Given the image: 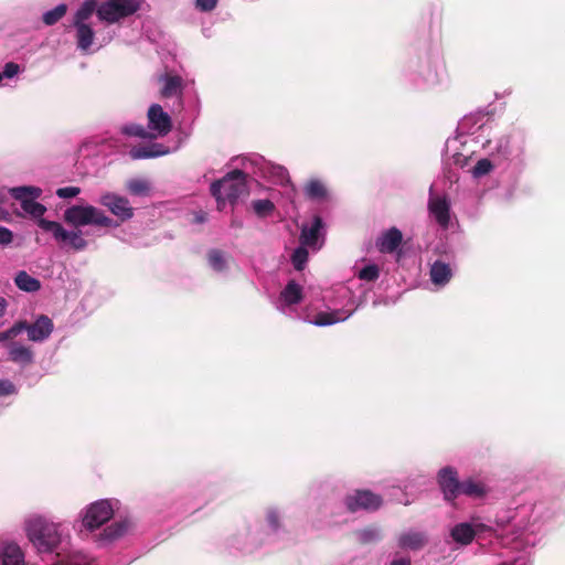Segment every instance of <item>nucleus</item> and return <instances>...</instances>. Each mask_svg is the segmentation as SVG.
I'll use <instances>...</instances> for the list:
<instances>
[{
	"label": "nucleus",
	"mask_w": 565,
	"mask_h": 565,
	"mask_svg": "<svg viewBox=\"0 0 565 565\" xmlns=\"http://www.w3.org/2000/svg\"><path fill=\"white\" fill-rule=\"evenodd\" d=\"M542 503H524L497 515L495 525H509L510 532L502 539V547L495 556V565H531V547L548 518Z\"/></svg>",
	"instance_id": "nucleus-1"
},
{
	"label": "nucleus",
	"mask_w": 565,
	"mask_h": 565,
	"mask_svg": "<svg viewBox=\"0 0 565 565\" xmlns=\"http://www.w3.org/2000/svg\"><path fill=\"white\" fill-rule=\"evenodd\" d=\"M84 531L93 534L98 547H109L139 529L137 514L124 508L120 500L107 498L96 500L84 507L78 513Z\"/></svg>",
	"instance_id": "nucleus-2"
},
{
	"label": "nucleus",
	"mask_w": 565,
	"mask_h": 565,
	"mask_svg": "<svg viewBox=\"0 0 565 565\" xmlns=\"http://www.w3.org/2000/svg\"><path fill=\"white\" fill-rule=\"evenodd\" d=\"M139 8L140 0H105L102 3L98 0H84L72 19L77 50L83 54H93L110 43L115 36L111 31L102 36L96 35L92 25L95 12L102 22L113 24L132 15Z\"/></svg>",
	"instance_id": "nucleus-3"
},
{
	"label": "nucleus",
	"mask_w": 565,
	"mask_h": 565,
	"mask_svg": "<svg viewBox=\"0 0 565 565\" xmlns=\"http://www.w3.org/2000/svg\"><path fill=\"white\" fill-rule=\"evenodd\" d=\"M339 292L341 294V297L348 299V302L340 309L319 312L312 319L303 317L297 309V306L303 298V288L295 280L288 281L273 303L279 312L291 319H303L310 324L317 327H328L345 321L355 310V307H353L354 301L351 291L348 288L342 287Z\"/></svg>",
	"instance_id": "nucleus-4"
},
{
	"label": "nucleus",
	"mask_w": 565,
	"mask_h": 565,
	"mask_svg": "<svg viewBox=\"0 0 565 565\" xmlns=\"http://www.w3.org/2000/svg\"><path fill=\"white\" fill-rule=\"evenodd\" d=\"M489 156L494 158L502 170L519 175L525 168V136L521 130L495 136L483 143Z\"/></svg>",
	"instance_id": "nucleus-5"
},
{
	"label": "nucleus",
	"mask_w": 565,
	"mask_h": 565,
	"mask_svg": "<svg viewBox=\"0 0 565 565\" xmlns=\"http://www.w3.org/2000/svg\"><path fill=\"white\" fill-rule=\"evenodd\" d=\"M24 532L29 542L38 553H53L70 539L68 532L61 522L46 515L32 514L24 520Z\"/></svg>",
	"instance_id": "nucleus-6"
},
{
	"label": "nucleus",
	"mask_w": 565,
	"mask_h": 565,
	"mask_svg": "<svg viewBox=\"0 0 565 565\" xmlns=\"http://www.w3.org/2000/svg\"><path fill=\"white\" fill-rule=\"evenodd\" d=\"M247 173L245 169H235L211 184V194L216 200L217 210L223 211L227 204H236L239 198L247 193Z\"/></svg>",
	"instance_id": "nucleus-7"
},
{
	"label": "nucleus",
	"mask_w": 565,
	"mask_h": 565,
	"mask_svg": "<svg viewBox=\"0 0 565 565\" xmlns=\"http://www.w3.org/2000/svg\"><path fill=\"white\" fill-rule=\"evenodd\" d=\"M64 221L79 228L87 225L116 227L118 224L105 212L90 204H75L64 211Z\"/></svg>",
	"instance_id": "nucleus-8"
},
{
	"label": "nucleus",
	"mask_w": 565,
	"mask_h": 565,
	"mask_svg": "<svg viewBox=\"0 0 565 565\" xmlns=\"http://www.w3.org/2000/svg\"><path fill=\"white\" fill-rule=\"evenodd\" d=\"M265 544H269V536L265 537V529L258 523L238 529L227 540V547L232 552L243 554L253 553Z\"/></svg>",
	"instance_id": "nucleus-9"
},
{
	"label": "nucleus",
	"mask_w": 565,
	"mask_h": 565,
	"mask_svg": "<svg viewBox=\"0 0 565 565\" xmlns=\"http://www.w3.org/2000/svg\"><path fill=\"white\" fill-rule=\"evenodd\" d=\"M241 164L246 172L256 177L271 179L278 183H285L289 179L285 167L266 160L263 156L253 153L241 159Z\"/></svg>",
	"instance_id": "nucleus-10"
},
{
	"label": "nucleus",
	"mask_w": 565,
	"mask_h": 565,
	"mask_svg": "<svg viewBox=\"0 0 565 565\" xmlns=\"http://www.w3.org/2000/svg\"><path fill=\"white\" fill-rule=\"evenodd\" d=\"M492 531H494L492 524L484 523L479 516H472L469 521L459 522L451 526L449 536L456 545L467 546L475 539L483 537Z\"/></svg>",
	"instance_id": "nucleus-11"
},
{
	"label": "nucleus",
	"mask_w": 565,
	"mask_h": 565,
	"mask_svg": "<svg viewBox=\"0 0 565 565\" xmlns=\"http://www.w3.org/2000/svg\"><path fill=\"white\" fill-rule=\"evenodd\" d=\"M41 194L42 190L33 185L10 188V195L20 202L23 212L38 220V222L43 218L42 216L46 212V207L36 202Z\"/></svg>",
	"instance_id": "nucleus-12"
},
{
	"label": "nucleus",
	"mask_w": 565,
	"mask_h": 565,
	"mask_svg": "<svg viewBox=\"0 0 565 565\" xmlns=\"http://www.w3.org/2000/svg\"><path fill=\"white\" fill-rule=\"evenodd\" d=\"M39 226L43 231L51 233L57 243L67 245L75 250H83L87 246V242L79 228L68 231L60 223L45 218L39 221Z\"/></svg>",
	"instance_id": "nucleus-13"
},
{
	"label": "nucleus",
	"mask_w": 565,
	"mask_h": 565,
	"mask_svg": "<svg viewBox=\"0 0 565 565\" xmlns=\"http://www.w3.org/2000/svg\"><path fill=\"white\" fill-rule=\"evenodd\" d=\"M147 117L149 138L164 137L171 131V117L160 105H151L148 109Z\"/></svg>",
	"instance_id": "nucleus-14"
},
{
	"label": "nucleus",
	"mask_w": 565,
	"mask_h": 565,
	"mask_svg": "<svg viewBox=\"0 0 565 565\" xmlns=\"http://www.w3.org/2000/svg\"><path fill=\"white\" fill-rule=\"evenodd\" d=\"M345 507L351 512L359 510L375 511L382 503V497L370 490H356L345 497Z\"/></svg>",
	"instance_id": "nucleus-15"
},
{
	"label": "nucleus",
	"mask_w": 565,
	"mask_h": 565,
	"mask_svg": "<svg viewBox=\"0 0 565 565\" xmlns=\"http://www.w3.org/2000/svg\"><path fill=\"white\" fill-rule=\"evenodd\" d=\"M98 202L121 222L128 221L134 216V207L130 205L129 200L122 195L106 192L100 195Z\"/></svg>",
	"instance_id": "nucleus-16"
},
{
	"label": "nucleus",
	"mask_w": 565,
	"mask_h": 565,
	"mask_svg": "<svg viewBox=\"0 0 565 565\" xmlns=\"http://www.w3.org/2000/svg\"><path fill=\"white\" fill-rule=\"evenodd\" d=\"M323 227L322 218L315 216L310 224L302 225L299 237L300 244L313 252L319 250L324 243Z\"/></svg>",
	"instance_id": "nucleus-17"
},
{
	"label": "nucleus",
	"mask_w": 565,
	"mask_h": 565,
	"mask_svg": "<svg viewBox=\"0 0 565 565\" xmlns=\"http://www.w3.org/2000/svg\"><path fill=\"white\" fill-rule=\"evenodd\" d=\"M19 322L24 327L23 331L26 332L28 339L32 342L42 343L46 341L54 330L52 319L45 315L39 316L32 323L25 320Z\"/></svg>",
	"instance_id": "nucleus-18"
},
{
	"label": "nucleus",
	"mask_w": 565,
	"mask_h": 565,
	"mask_svg": "<svg viewBox=\"0 0 565 565\" xmlns=\"http://www.w3.org/2000/svg\"><path fill=\"white\" fill-rule=\"evenodd\" d=\"M444 73V62L440 57L436 56L420 65L416 82L420 87H431L441 81Z\"/></svg>",
	"instance_id": "nucleus-19"
},
{
	"label": "nucleus",
	"mask_w": 565,
	"mask_h": 565,
	"mask_svg": "<svg viewBox=\"0 0 565 565\" xmlns=\"http://www.w3.org/2000/svg\"><path fill=\"white\" fill-rule=\"evenodd\" d=\"M451 204L446 195H434L430 193L428 211L430 216L444 230L449 227L451 221Z\"/></svg>",
	"instance_id": "nucleus-20"
},
{
	"label": "nucleus",
	"mask_w": 565,
	"mask_h": 565,
	"mask_svg": "<svg viewBox=\"0 0 565 565\" xmlns=\"http://www.w3.org/2000/svg\"><path fill=\"white\" fill-rule=\"evenodd\" d=\"M456 270L455 263L441 258L434 260L429 267V280L435 290L445 288L452 279Z\"/></svg>",
	"instance_id": "nucleus-21"
},
{
	"label": "nucleus",
	"mask_w": 565,
	"mask_h": 565,
	"mask_svg": "<svg viewBox=\"0 0 565 565\" xmlns=\"http://www.w3.org/2000/svg\"><path fill=\"white\" fill-rule=\"evenodd\" d=\"M438 484L447 501H454L459 497L461 481L458 479V472L452 467H444L438 471Z\"/></svg>",
	"instance_id": "nucleus-22"
},
{
	"label": "nucleus",
	"mask_w": 565,
	"mask_h": 565,
	"mask_svg": "<svg viewBox=\"0 0 565 565\" xmlns=\"http://www.w3.org/2000/svg\"><path fill=\"white\" fill-rule=\"evenodd\" d=\"M428 542L427 534L416 529H407L401 532L396 539L397 547L403 551H419Z\"/></svg>",
	"instance_id": "nucleus-23"
},
{
	"label": "nucleus",
	"mask_w": 565,
	"mask_h": 565,
	"mask_svg": "<svg viewBox=\"0 0 565 565\" xmlns=\"http://www.w3.org/2000/svg\"><path fill=\"white\" fill-rule=\"evenodd\" d=\"M1 565H26L25 553L15 542H4L0 546Z\"/></svg>",
	"instance_id": "nucleus-24"
},
{
	"label": "nucleus",
	"mask_w": 565,
	"mask_h": 565,
	"mask_svg": "<svg viewBox=\"0 0 565 565\" xmlns=\"http://www.w3.org/2000/svg\"><path fill=\"white\" fill-rule=\"evenodd\" d=\"M402 241V232L396 227H391L377 237L376 247L382 253H393L398 248Z\"/></svg>",
	"instance_id": "nucleus-25"
},
{
	"label": "nucleus",
	"mask_w": 565,
	"mask_h": 565,
	"mask_svg": "<svg viewBox=\"0 0 565 565\" xmlns=\"http://www.w3.org/2000/svg\"><path fill=\"white\" fill-rule=\"evenodd\" d=\"M9 360L22 366L33 363L34 354L30 347L20 342H10L7 344Z\"/></svg>",
	"instance_id": "nucleus-26"
},
{
	"label": "nucleus",
	"mask_w": 565,
	"mask_h": 565,
	"mask_svg": "<svg viewBox=\"0 0 565 565\" xmlns=\"http://www.w3.org/2000/svg\"><path fill=\"white\" fill-rule=\"evenodd\" d=\"M169 153V149L161 143H150L146 146L134 147L129 150V157L132 160L158 158Z\"/></svg>",
	"instance_id": "nucleus-27"
},
{
	"label": "nucleus",
	"mask_w": 565,
	"mask_h": 565,
	"mask_svg": "<svg viewBox=\"0 0 565 565\" xmlns=\"http://www.w3.org/2000/svg\"><path fill=\"white\" fill-rule=\"evenodd\" d=\"M488 119L484 115L475 114L465 116L458 124V131L460 136H473L479 130L486 128Z\"/></svg>",
	"instance_id": "nucleus-28"
},
{
	"label": "nucleus",
	"mask_w": 565,
	"mask_h": 565,
	"mask_svg": "<svg viewBox=\"0 0 565 565\" xmlns=\"http://www.w3.org/2000/svg\"><path fill=\"white\" fill-rule=\"evenodd\" d=\"M266 526L265 537L269 536V543L282 530V514L277 508H268L265 514Z\"/></svg>",
	"instance_id": "nucleus-29"
},
{
	"label": "nucleus",
	"mask_w": 565,
	"mask_h": 565,
	"mask_svg": "<svg viewBox=\"0 0 565 565\" xmlns=\"http://www.w3.org/2000/svg\"><path fill=\"white\" fill-rule=\"evenodd\" d=\"M230 255L225 252L214 248L207 253V264L211 269L217 274H227L230 269Z\"/></svg>",
	"instance_id": "nucleus-30"
},
{
	"label": "nucleus",
	"mask_w": 565,
	"mask_h": 565,
	"mask_svg": "<svg viewBox=\"0 0 565 565\" xmlns=\"http://www.w3.org/2000/svg\"><path fill=\"white\" fill-rule=\"evenodd\" d=\"M161 95L164 98L181 97L183 79L179 75H164L161 77Z\"/></svg>",
	"instance_id": "nucleus-31"
},
{
	"label": "nucleus",
	"mask_w": 565,
	"mask_h": 565,
	"mask_svg": "<svg viewBox=\"0 0 565 565\" xmlns=\"http://www.w3.org/2000/svg\"><path fill=\"white\" fill-rule=\"evenodd\" d=\"M303 193L306 198L318 202L326 201L329 198L328 188L320 179H310L303 188Z\"/></svg>",
	"instance_id": "nucleus-32"
},
{
	"label": "nucleus",
	"mask_w": 565,
	"mask_h": 565,
	"mask_svg": "<svg viewBox=\"0 0 565 565\" xmlns=\"http://www.w3.org/2000/svg\"><path fill=\"white\" fill-rule=\"evenodd\" d=\"M487 486L482 481L476 480L473 478H468L461 481L459 489V495L465 494L473 499L482 498L483 495L487 494Z\"/></svg>",
	"instance_id": "nucleus-33"
},
{
	"label": "nucleus",
	"mask_w": 565,
	"mask_h": 565,
	"mask_svg": "<svg viewBox=\"0 0 565 565\" xmlns=\"http://www.w3.org/2000/svg\"><path fill=\"white\" fill-rule=\"evenodd\" d=\"M501 169V166L495 162L492 156L487 153L486 158L479 159L476 164L471 169V174L473 178L479 179L484 175H488L494 169Z\"/></svg>",
	"instance_id": "nucleus-34"
},
{
	"label": "nucleus",
	"mask_w": 565,
	"mask_h": 565,
	"mask_svg": "<svg viewBox=\"0 0 565 565\" xmlns=\"http://www.w3.org/2000/svg\"><path fill=\"white\" fill-rule=\"evenodd\" d=\"M14 282L20 290L25 292H35L41 288L40 280L32 277L24 270H21L17 274Z\"/></svg>",
	"instance_id": "nucleus-35"
},
{
	"label": "nucleus",
	"mask_w": 565,
	"mask_h": 565,
	"mask_svg": "<svg viewBox=\"0 0 565 565\" xmlns=\"http://www.w3.org/2000/svg\"><path fill=\"white\" fill-rule=\"evenodd\" d=\"M126 189L132 195L148 196L151 192V183L146 179L135 178L127 181Z\"/></svg>",
	"instance_id": "nucleus-36"
},
{
	"label": "nucleus",
	"mask_w": 565,
	"mask_h": 565,
	"mask_svg": "<svg viewBox=\"0 0 565 565\" xmlns=\"http://www.w3.org/2000/svg\"><path fill=\"white\" fill-rule=\"evenodd\" d=\"M94 558L82 552V551H73L71 552L66 559H62L56 562L54 565H93Z\"/></svg>",
	"instance_id": "nucleus-37"
},
{
	"label": "nucleus",
	"mask_w": 565,
	"mask_h": 565,
	"mask_svg": "<svg viewBox=\"0 0 565 565\" xmlns=\"http://www.w3.org/2000/svg\"><path fill=\"white\" fill-rule=\"evenodd\" d=\"M67 12V6L65 3H60L55 8L45 11L43 13L42 20L45 25H54L58 22Z\"/></svg>",
	"instance_id": "nucleus-38"
},
{
	"label": "nucleus",
	"mask_w": 565,
	"mask_h": 565,
	"mask_svg": "<svg viewBox=\"0 0 565 565\" xmlns=\"http://www.w3.org/2000/svg\"><path fill=\"white\" fill-rule=\"evenodd\" d=\"M252 207L255 214L259 217H266L275 210L274 203L268 199L254 200Z\"/></svg>",
	"instance_id": "nucleus-39"
},
{
	"label": "nucleus",
	"mask_w": 565,
	"mask_h": 565,
	"mask_svg": "<svg viewBox=\"0 0 565 565\" xmlns=\"http://www.w3.org/2000/svg\"><path fill=\"white\" fill-rule=\"evenodd\" d=\"M308 247L300 244L291 255V263L297 270H302L308 262Z\"/></svg>",
	"instance_id": "nucleus-40"
},
{
	"label": "nucleus",
	"mask_w": 565,
	"mask_h": 565,
	"mask_svg": "<svg viewBox=\"0 0 565 565\" xmlns=\"http://www.w3.org/2000/svg\"><path fill=\"white\" fill-rule=\"evenodd\" d=\"M21 72L19 64L13 62L6 63L3 71L0 72V86H8L9 84L4 81H11L18 76Z\"/></svg>",
	"instance_id": "nucleus-41"
},
{
	"label": "nucleus",
	"mask_w": 565,
	"mask_h": 565,
	"mask_svg": "<svg viewBox=\"0 0 565 565\" xmlns=\"http://www.w3.org/2000/svg\"><path fill=\"white\" fill-rule=\"evenodd\" d=\"M121 132L127 136L149 138L148 129L138 124H127L121 127Z\"/></svg>",
	"instance_id": "nucleus-42"
},
{
	"label": "nucleus",
	"mask_w": 565,
	"mask_h": 565,
	"mask_svg": "<svg viewBox=\"0 0 565 565\" xmlns=\"http://www.w3.org/2000/svg\"><path fill=\"white\" fill-rule=\"evenodd\" d=\"M380 276V269L377 265L370 264L359 270L358 277L365 281H375Z\"/></svg>",
	"instance_id": "nucleus-43"
},
{
	"label": "nucleus",
	"mask_w": 565,
	"mask_h": 565,
	"mask_svg": "<svg viewBox=\"0 0 565 565\" xmlns=\"http://www.w3.org/2000/svg\"><path fill=\"white\" fill-rule=\"evenodd\" d=\"M23 326L20 322H15L9 329L3 332H0V343H4L6 345L10 343L9 341L17 338L19 334L23 332Z\"/></svg>",
	"instance_id": "nucleus-44"
},
{
	"label": "nucleus",
	"mask_w": 565,
	"mask_h": 565,
	"mask_svg": "<svg viewBox=\"0 0 565 565\" xmlns=\"http://www.w3.org/2000/svg\"><path fill=\"white\" fill-rule=\"evenodd\" d=\"M359 539L364 543L376 542L382 539L379 527H366L359 532Z\"/></svg>",
	"instance_id": "nucleus-45"
},
{
	"label": "nucleus",
	"mask_w": 565,
	"mask_h": 565,
	"mask_svg": "<svg viewBox=\"0 0 565 565\" xmlns=\"http://www.w3.org/2000/svg\"><path fill=\"white\" fill-rule=\"evenodd\" d=\"M218 1L220 0H193V4L199 12H211L217 7Z\"/></svg>",
	"instance_id": "nucleus-46"
},
{
	"label": "nucleus",
	"mask_w": 565,
	"mask_h": 565,
	"mask_svg": "<svg viewBox=\"0 0 565 565\" xmlns=\"http://www.w3.org/2000/svg\"><path fill=\"white\" fill-rule=\"evenodd\" d=\"M79 193L81 189L78 186H65L56 190V195L61 199L75 198Z\"/></svg>",
	"instance_id": "nucleus-47"
},
{
	"label": "nucleus",
	"mask_w": 565,
	"mask_h": 565,
	"mask_svg": "<svg viewBox=\"0 0 565 565\" xmlns=\"http://www.w3.org/2000/svg\"><path fill=\"white\" fill-rule=\"evenodd\" d=\"M15 393L14 384L9 380H0V397Z\"/></svg>",
	"instance_id": "nucleus-48"
},
{
	"label": "nucleus",
	"mask_w": 565,
	"mask_h": 565,
	"mask_svg": "<svg viewBox=\"0 0 565 565\" xmlns=\"http://www.w3.org/2000/svg\"><path fill=\"white\" fill-rule=\"evenodd\" d=\"M13 241V233L4 226H0V245L7 246Z\"/></svg>",
	"instance_id": "nucleus-49"
},
{
	"label": "nucleus",
	"mask_w": 565,
	"mask_h": 565,
	"mask_svg": "<svg viewBox=\"0 0 565 565\" xmlns=\"http://www.w3.org/2000/svg\"><path fill=\"white\" fill-rule=\"evenodd\" d=\"M390 565H412L411 558L407 556L395 557Z\"/></svg>",
	"instance_id": "nucleus-50"
},
{
	"label": "nucleus",
	"mask_w": 565,
	"mask_h": 565,
	"mask_svg": "<svg viewBox=\"0 0 565 565\" xmlns=\"http://www.w3.org/2000/svg\"><path fill=\"white\" fill-rule=\"evenodd\" d=\"M8 301L4 297L0 296V318H3L7 313Z\"/></svg>",
	"instance_id": "nucleus-51"
},
{
	"label": "nucleus",
	"mask_w": 565,
	"mask_h": 565,
	"mask_svg": "<svg viewBox=\"0 0 565 565\" xmlns=\"http://www.w3.org/2000/svg\"><path fill=\"white\" fill-rule=\"evenodd\" d=\"M8 194H10V189L0 188V204L6 202Z\"/></svg>",
	"instance_id": "nucleus-52"
},
{
	"label": "nucleus",
	"mask_w": 565,
	"mask_h": 565,
	"mask_svg": "<svg viewBox=\"0 0 565 565\" xmlns=\"http://www.w3.org/2000/svg\"><path fill=\"white\" fill-rule=\"evenodd\" d=\"M455 141H456V140H454V142H455ZM451 143H452V141L448 140V141H447V147L449 148V147L451 146Z\"/></svg>",
	"instance_id": "nucleus-53"
}]
</instances>
